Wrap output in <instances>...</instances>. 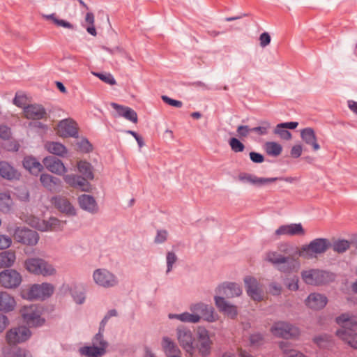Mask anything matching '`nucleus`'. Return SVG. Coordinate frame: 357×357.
Here are the masks:
<instances>
[{
  "label": "nucleus",
  "mask_w": 357,
  "mask_h": 357,
  "mask_svg": "<svg viewBox=\"0 0 357 357\" xmlns=\"http://www.w3.org/2000/svg\"><path fill=\"white\" fill-rule=\"evenodd\" d=\"M116 315V310H111L107 313L100 322L99 332L92 339L91 346H86L79 349L81 355L87 357H100L106 353L108 343L104 340L102 333L108 319Z\"/></svg>",
  "instance_id": "1"
},
{
  "label": "nucleus",
  "mask_w": 357,
  "mask_h": 357,
  "mask_svg": "<svg viewBox=\"0 0 357 357\" xmlns=\"http://www.w3.org/2000/svg\"><path fill=\"white\" fill-rule=\"evenodd\" d=\"M336 322L340 328L335 331L336 336L353 349H357V333L352 328L357 327V321L347 313L336 318Z\"/></svg>",
  "instance_id": "2"
},
{
  "label": "nucleus",
  "mask_w": 357,
  "mask_h": 357,
  "mask_svg": "<svg viewBox=\"0 0 357 357\" xmlns=\"http://www.w3.org/2000/svg\"><path fill=\"white\" fill-rule=\"evenodd\" d=\"M54 291V287L52 284L44 282L24 287L21 291V296L28 300H45L50 297Z\"/></svg>",
  "instance_id": "3"
},
{
  "label": "nucleus",
  "mask_w": 357,
  "mask_h": 357,
  "mask_svg": "<svg viewBox=\"0 0 357 357\" xmlns=\"http://www.w3.org/2000/svg\"><path fill=\"white\" fill-rule=\"evenodd\" d=\"M26 269L35 275L51 276L56 274L54 267L41 259L31 258L25 261Z\"/></svg>",
  "instance_id": "4"
},
{
  "label": "nucleus",
  "mask_w": 357,
  "mask_h": 357,
  "mask_svg": "<svg viewBox=\"0 0 357 357\" xmlns=\"http://www.w3.org/2000/svg\"><path fill=\"white\" fill-rule=\"evenodd\" d=\"M270 331L275 336L284 339H296L300 335L298 327L284 321L275 322Z\"/></svg>",
  "instance_id": "5"
},
{
  "label": "nucleus",
  "mask_w": 357,
  "mask_h": 357,
  "mask_svg": "<svg viewBox=\"0 0 357 357\" xmlns=\"http://www.w3.org/2000/svg\"><path fill=\"white\" fill-rule=\"evenodd\" d=\"M303 281L311 285H319L333 280L332 274L317 269L304 271L301 274Z\"/></svg>",
  "instance_id": "6"
},
{
  "label": "nucleus",
  "mask_w": 357,
  "mask_h": 357,
  "mask_svg": "<svg viewBox=\"0 0 357 357\" xmlns=\"http://www.w3.org/2000/svg\"><path fill=\"white\" fill-rule=\"evenodd\" d=\"M13 238L15 241L24 245H36L39 240V235L33 229L20 227L15 229Z\"/></svg>",
  "instance_id": "7"
},
{
  "label": "nucleus",
  "mask_w": 357,
  "mask_h": 357,
  "mask_svg": "<svg viewBox=\"0 0 357 357\" xmlns=\"http://www.w3.org/2000/svg\"><path fill=\"white\" fill-rule=\"evenodd\" d=\"M176 338L182 349L186 352V357L194 356V337L192 331L185 327H178Z\"/></svg>",
  "instance_id": "8"
},
{
  "label": "nucleus",
  "mask_w": 357,
  "mask_h": 357,
  "mask_svg": "<svg viewBox=\"0 0 357 357\" xmlns=\"http://www.w3.org/2000/svg\"><path fill=\"white\" fill-rule=\"evenodd\" d=\"M31 335L30 330L25 326L13 327L9 329L5 336L8 345H16L28 340Z\"/></svg>",
  "instance_id": "9"
},
{
  "label": "nucleus",
  "mask_w": 357,
  "mask_h": 357,
  "mask_svg": "<svg viewBox=\"0 0 357 357\" xmlns=\"http://www.w3.org/2000/svg\"><path fill=\"white\" fill-rule=\"evenodd\" d=\"M266 259L274 264H279V269L283 272L297 271L299 268V263L294 258H286L275 252L268 253Z\"/></svg>",
  "instance_id": "10"
},
{
  "label": "nucleus",
  "mask_w": 357,
  "mask_h": 357,
  "mask_svg": "<svg viewBox=\"0 0 357 357\" xmlns=\"http://www.w3.org/2000/svg\"><path fill=\"white\" fill-rule=\"evenodd\" d=\"M20 312L24 321L30 326H38L44 323L40 317L41 309L36 305L24 306Z\"/></svg>",
  "instance_id": "11"
},
{
  "label": "nucleus",
  "mask_w": 357,
  "mask_h": 357,
  "mask_svg": "<svg viewBox=\"0 0 357 357\" xmlns=\"http://www.w3.org/2000/svg\"><path fill=\"white\" fill-rule=\"evenodd\" d=\"M244 282L247 294L253 301L260 302L265 298L266 293L263 285L256 278L247 276L244 279Z\"/></svg>",
  "instance_id": "12"
},
{
  "label": "nucleus",
  "mask_w": 357,
  "mask_h": 357,
  "mask_svg": "<svg viewBox=\"0 0 357 357\" xmlns=\"http://www.w3.org/2000/svg\"><path fill=\"white\" fill-rule=\"evenodd\" d=\"M22 281L21 274L15 269H6L0 273V284L6 289H15Z\"/></svg>",
  "instance_id": "13"
},
{
  "label": "nucleus",
  "mask_w": 357,
  "mask_h": 357,
  "mask_svg": "<svg viewBox=\"0 0 357 357\" xmlns=\"http://www.w3.org/2000/svg\"><path fill=\"white\" fill-rule=\"evenodd\" d=\"M93 279L96 284L105 288H110L118 284L117 278L105 268H98L94 271Z\"/></svg>",
  "instance_id": "14"
},
{
  "label": "nucleus",
  "mask_w": 357,
  "mask_h": 357,
  "mask_svg": "<svg viewBox=\"0 0 357 357\" xmlns=\"http://www.w3.org/2000/svg\"><path fill=\"white\" fill-rule=\"evenodd\" d=\"M305 231L301 223H291L280 226L273 233V237L279 239L282 236H304Z\"/></svg>",
  "instance_id": "15"
},
{
  "label": "nucleus",
  "mask_w": 357,
  "mask_h": 357,
  "mask_svg": "<svg viewBox=\"0 0 357 357\" xmlns=\"http://www.w3.org/2000/svg\"><path fill=\"white\" fill-rule=\"evenodd\" d=\"M30 224L32 227L43 231L61 229L64 226V223L56 218H50L47 220L33 218Z\"/></svg>",
  "instance_id": "16"
},
{
  "label": "nucleus",
  "mask_w": 357,
  "mask_h": 357,
  "mask_svg": "<svg viewBox=\"0 0 357 357\" xmlns=\"http://www.w3.org/2000/svg\"><path fill=\"white\" fill-rule=\"evenodd\" d=\"M43 165L49 172L57 175H62L67 172V169L62 161L55 156L50 155L44 158Z\"/></svg>",
  "instance_id": "17"
},
{
  "label": "nucleus",
  "mask_w": 357,
  "mask_h": 357,
  "mask_svg": "<svg viewBox=\"0 0 357 357\" xmlns=\"http://www.w3.org/2000/svg\"><path fill=\"white\" fill-rule=\"evenodd\" d=\"M64 181L70 187L80 190L84 192H89L91 189V185L84 178L77 174H66L63 176Z\"/></svg>",
  "instance_id": "18"
},
{
  "label": "nucleus",
  "mask_w": 357,
  "mask_h": 357,
  "mask_svg": "<svg viewBox=\"0 0 357 357\" xmlns=\"http://www.w3.org/2000/svg\"><path fill=\"white\" fill-rule=\"evenodd\" d=\"M57 132L61 137H77L78 135L77 124L70 119H63L58 124Z\"/></svg>",
  "instance_id": "19"
},
{
  "label": "nucleus",
  "mask_w": 357,
  "mask_h": 357,
  "mask_svg": "<svg viewBox=\"0 0 357 357\" xmlns=\"http://www.w3.org/2000/svg\"><path fill=\"white\" fill-rule=\"evenodd\" d=\"M197 348L202 356H207L210 353L212 344L208 332L204 328H199L197 331Z\"/></svg>",
  "instance_id": "20"
},
{
  "label": "nucleus",
  "mask_w": 357,
  "mask_h": 357,
  "mask_svg": "<svg viewBox=\"0 0 357 357\" xmlns=\"http://www.w3.org/2000/svg\"><path fill=\"white\" fill-rule=\"evenodd\" d=\"M357 245V234L352 235L351 241L345 239L333 240V243L327 238H318L312 241L307 245Z\"/></svg>",
  "instance_id": "21"
},
{
  "label": "nucleus",
  "mask_w": 357,
  "mask_h": 357,
  "mask_svg": "<svg viewBox=\"0 0 357 357\" xmlns=\"http://www.w3.org/2000/svg\"><path fill=\"white\" fill-rule=\"evenodd\" d=\"M24 116L28 119L40 120L47 116L45 108L40 105H28L24 108Z\"/></svg>",
  "instance_id": "22"
},
{
  "label": "nucleus",
  "mask_w": 357,
  "mask_h": 357,
  "mask_svg": "<svg viewBox=\"0 0 357 357\" xmlns=\"http://www.w3.org/2000/svg\"><path fill=\"white\" fill-rule=\"evenodd\" d=\"M80 208L89 213L95 214L98 211V205L95 198L89 195L83 194L78 197Z\"/></svg>",
  "instance_id": "23"
},
{
  "label": "nucleus",
  "mask_w": 357,
  "mask_h": 357,
  "mask_svg": "<svg viewBox=\"0 0 357 357\" xmlns=\"http://www.w3.org/2000/svg\"><path fill=\"white\" fill-rule=\"evenodd\" d=\"M20 173L8 162L0 161V176L8 181L18 180Z\"/></svg>",
  "instance_id": "24"
},
{
  "label": "nucleus",
  "mask_w": 357,
  "mask_h": 357,
  "mask_svg": "<svg viewBox=\"0 0 357 357\" xmlns=\"http://www.w3.org/2000/svg\"><path fill=\"white\" fill-rule=\"evenodd\" d=\"M52 203L58 210L68 215H75L76 213L75 208L66 197H54L52 198Z\"/></svg>",
  "instance_id": "25"
},
{
  "label": "nucleus",
  "mask_w": 357,
  "mask_h": 357,
  "mask_svg": "<svg viewBox=\"0 0 357 357\" xmlns=\"http://www.w3.org/2000/svg\"><path fill=\"white\" fill-rule=\"evenodd\" d=\"M328 302L327 298L317 293L310 294L305 300L307 307L313 310H321L324 308Z\"/></svg>",
  "instance_id": "26"
},
{
  "label": "nucleus",
  "mask_w": 357,
  "mask_h": 357,
  "mask_svg": "<svg viewBox=\"0 0 357 357\" xmlns=\"http://www.w3.org/2000/svg\"><path fill=\"white\" fill-rule=\"evenodd\" d=\"M15 298L7 291H0V311L9 312L16 307Z\"/></svg>",
  "instance_id": "27"
},
{
  "label": "nucleus",
  "mask_w": 357,
  "mask_h": 357,
  "mask_svg": "<svg viewBox=\"0 0 357 357\" xmlns=\"http://www.w3.org/2000/svg\"><path fill=\"white\" fill-rule=\"evenodd\" d=\"M301 137L306 144L312 146L313 151H317L320 149L313 128L309 127L303 128L301 131Z\"/></svg>",
  "instance_id": "28"
},
{
  "label": "nucleus",
  "mask_w": 357,
  "mask_h": 357,
  "mask_svg": "<svg viewBox=\"0 0 357 357\" xmlns=\"http://www.w3.org/2000/svg\"><path fill=\"white\" fill-rule=\"evenodd\" d=\"M23 167L31 174L38 175L43 170V165L33 156H26L22 162Z\"/></svg>",
  "instance_id": "29"
},
{
  "label": "nucleus",
  "mask_w": 357,
  "mask_h": 357,
  "mask_svg": "<svg viewBox=\"0 0 357 357\" xmlns=\"http://www.w3.org/2000/svg\"><path fill=\"white\" fill-rule=\"evenodd\" d=\"M111 105L120 116H122L132 123L137 122V114L130 107L122 106L117 103H112Z\"/></svg>",
  "instance_id": "30"
},
{
  "label": "nucleus",
  "mask_w": 357,
  "mask_h": 357,
  "mask_svg": "<svg viewBox=\"0 0 357 357\" xmlns=\"http://www.w3.org/2000/svg\"><path fill=\"white\" fill-rule=\"evenodd\" d=\"M40 181L43 186L50 191L54 190L56 188L60 187L61 185L60 178L46 173L40 174Z\"/></svg>",
  "instance_id": "31"
},
{
  "label": "nucleus",
  "mask_w": 357,
  "mask_h": 357,
  "mask_svg": "<svg viewBox=\"0 0 357 357\" xmlns=\"http://www.w3.org/2000/svg\"><path fill=\"white\" fill-rule=\"evenodd\" d=\"M161 347L166 356L181 353L176 344L171 338L167 336L162 338Z\"/></svg>",
  "instance_id": "32"
},
{
  "label": "nucleus",
  "mask_w": 357,
  "mask_h": 357,
  "mask_svg": "<svg viewBox=\"0 0 357 357\" xmlns=\"http://www.w3.org/2000/svg\"><path fill=\"white\" fill-rule=\"evenodd\" d=\"M77 167L81 176L84 178L85 181H89V180L93 179V168L91 163L86 160H79L77 162Z\"/></svg>",
  "instance_id": "33"
},
{
  "label": "nucleus",
  "mask_w": 357,
  "mask_h": 357,
  "mask_svg": "<svg viewBox=\"0 0 357 357\" xmlns=\"http://www.w3.org/2000/svg\"><path fill=\"white\" fill-rule=\"evenodd\" d=\"M278 347L282 353V357H307L302 352L292 349L290 343L287 342H279Z\"/></svg>",
  "instance_id": "34"
},
{
  "label": "nucleus",
  "mask_w": 357,
  "mask_h": 357,
  "mask_svg": "<svg viewBox=\"0 0 357 357\" xmlns=\"http://www.w3.org/2000/svg\"><path fill=\"white\" fill-rule=\"evenodd\" d=\"M16 256L13 250H3L0 252V268L10 267L15 261Z\"/></svg>",
  "instance_id": "35"
},
{
  "label": "nucleus",
  "mask_w": 357,
  "mask_h": 357,
  "mask_svg": "<svg viewBox=\"0 0 357 357\" xmlns=\"http://www.w3.org/2000/svg\"><path fill=\"white\" fill-rule=\"evenodd\" d=\"M240 179L241 181H245L247 182H249L254 185H261L268 183H271L273 181H275L277 178H258L257 176L250 174L244 173L240 175Z\"/></svg>",
  "instance_id": "36"
},
{
  "label": "nucleus",
  "mask_w": 357,
  "mask_h": 357,
  "mask_svg": "<svg viewBox=\"0 0 357 357\" xmlns=\"http://www.w3.org/2000/svg\"><path fill=\"white\" fill-rule=\"evenodd\" d=\"M45 148L48 152L61 157L67 153L66 146L59 142H47L45 144Z\"/></svg>",
  "instance_id": "37"
},
{
  "label": "nucleus",
  "mask_w": 357,
  "mask_h": 357,
  "mask_svg": "<svg viewBox=\"0 0 357 357\" xmlns=\"http://www.w3.org/2000/svg\"><path fill=\"white\" fill-rule=\"evenodd\" d=\"M328 247H303L299 251V256L307 259L316 257L317 254H321L326 250Z\"/></svg>",
  "instance_id": "38"
},
{
  "label": "nucleus",
  "mask_w": 357,
  "mask_h": 357,
  "mask_svg": "<svg viewBox=\"0 0 357 357\" xmlns=\"http://www.w3.org/2000/svg\"><path fill=\"white\" fill-rule=\"evenodd\" d=\"M13 205L10 195L6 192H0V211L3 213H8Z\"/></svg>",
  "instance_id": "39"
},
{
  "label": "nucleus",
  "mask_w": 357,
  "mask_h": 357,
  "mask_svg": "<svg viewBox=\"0 0 357 357\" xmlns=\"http://www.w3.org/2000/svg\"><path fill=\"white\" fill-rule=\"evenodd\" d=\"M242 290L240 286L236 283L229 282L225 287V294L227 297H234L241 295Z\"/></svg>",
  "instance_id": "40"
},
{
  "label": "nucleus",
  "mask_w": 357,
  "mask_h": 357,
  "mask_svg": "<svg viewBox=\"0 0 357 357\" xmlns=\"http://www.w3.org/2000/svg\"><path fill=\"white\" fill-rule=\"evenodd\" d=\"M314 342L322 349L328 348L331 344V337L327 335H322L314 338Z\"/></svg>",
  "instance_id": "41"
},
{
  "label": "nucleus",
  "mask_w": 357,
  "mask_h": 357,
  "mask_svg": "<svg viewBox=\"0 0 357 357\" xmlns=\"http://www.w3.org/2000/svg\"><path fill=\"white\" fill-rule=\"evenodd\" d=\"M180 321L182 322H188L196 324L198 323L201 317L197 314L190 313V312H183L181 313L179 316Z\"/></svg>",
  "instance_id": "42"
},
{
  "label": "nucleus",
  "mask_w": 357,
  "mask_h": 357,
  "mask_svg": "<svg viewBox=\"0 0 357 357\" xmlns=\"http://www.w3.org/2000/svg\"><path fill=\"white\" fill-rule=\"evenodd\" d=\"M229 144L231 150L235 153L243 152L245 149V145L235 137H232L229 140Z\"/></svg>",
  "instance_id": "43"
},
{
  "label": "nucleus",
  "mask_w": 357,
  "mask_h": 357,
  "mask_svg": "<svg viewBox=\"0 0 357 357\" xmlns=\"http://www.w3.org/2000/svg\"><path fill=\"white\" fill-rule=\"evenodd\" d=\"M271 128V124L268 121H263L261 126L251 128L252 132H255L258 135H267Z\"/></svg>",
  "instance_id": "44"
},
{
  "label": "nucleus",
  "mask_w": 357,
  "mask_h": 357,
  "mask_svg": "<svg viewBox=\"0 0 357 357\" xmlns=\"http://www.w3.org/2000/svg\"><path fill=\"white\" fill-rule=\"evenodd\" d=\"M201 317H203L207 321L213 322L217 319V314L215 313L213 308L207 305V309L203 312Z\"/></svg>",
  "instance_id": "45"
},
{
  "label": "nucleus",
  "mask_w": 357,
  "mask_h": 357,
  "mask_svg": "<svg viewBox=\"0 0 357 357\" xmlns=\"http://www.w3.org/2000/svg\"><path fill=\"white\" fill-rule=\"evenodd\" d=\"M45 17L47 19L52 20L54 22V23L56 24L57 26L70 29H73V25L72 24L63 20H59L56 18L54 14L46 15Z\"/></svg>",
  "instance_id": "46"
},
{
  "label": "nucleus",
  "mask_w": 357,
  "mask_h": 357,
  "mask_svg": "<svg viewBox=\"0 0 357 357\" xmlns=\"http://www.w3.org/2000/svg\"><path fill=\"white\" fill-rule=\"evenodd\" d=\"M282 150L281 145L276 142H269L267 144V152L270 155L275 156L279 155Z\"/></svg>",
  "instance_id": "47"
},
{
  "label": "nucleus",
  "mask_w": 357,
  "mask_h": 357,
  "mask_svg": "<svg viewBox=\"0 0 357 357\" xmlns=\"http://www.w3.org/2000/svg\"><path fill=\"white\" fill-rule=\"evenodd\" d=\"M10 357H33L30 351L25 348L17 347L12 350Z\"/></svg>",
  "instance_id": "48"
},
{
  "label": "nucleus",
  "mask_w": 357,
  "mask_h": 357,
  "mask_svg": "<svg viewBox=\"0 0 357 357\" xmlns=\"http://www.w3.org/2000/svg\"><path fill=\"white\" fill-rule=\"evenodd\" d=\"M223 287L219 285L215 289V302L216 306L219 308L220 311H223V297L221 296Z\"/></svg>",
  "instance_id": "49"
},
{
  "label": "nucleus",
  "mask_w": 357,
  "mask_h": 357,
  "mask_svg": "<svg viewBox=\"0 0 357 357\" xmlns=\"http://www.w3.org/2000/svg\"><path fill=\"white\" fill-rule=\"evenodd\" d=\"M207 305L203 303H197L195 304H192L190 307V311L193 314H197L201 317L203 312L206 310Z\"/></svg>",
  "instance_id": "50"
},
{
  "label": "nucleus",
  "mask_w": 357,
  "mask_h": 357,
  "mask_svg": "<svg viewBox=\"0 0 357 357\" xmlns=\"http://www.w3.org/2000/svg\"><path fill=\"white\" fill-rule=\"evenodd\" d=\"M96 76H97L100 79L103 81L104 82L113 85L115 84L116 81L114 77L110 73H94Z\"/></svg>",
  "instance_id": "51"
},
{
  "label": "nucleus",
  "mask_w": 357,
  "mask_h": 357,
  "mask_svg": "<svg viewBox=\"0 0 357 357\" xmlns=\"http://www.w3.org/2000/svg\"><path fill=\"white\" fill-rule=\"evenodd\" d=\"M13 104L19 107L24 108L26 98V96L20 93H16L15 96L13 99Z\"/></svg>",
  "instance_id": "52"
},
{
  "label": "nucleus",
  "mask_w": 357,
  "mask_h": 357,
  "mask_svg": "<svg viewBox=\"0 0 357 357\" xmlns=\"http://www.w3.org/2000/svg\"><path fill=\"white\" fill-rule=\"evenodd\" d=\"M77 146H78L79 150L84 153H89L92 150L91 144L86 139H81L77 143Z\"/></svg>",
  "instance_id": "53"
},
{
  "label": "nucleus",
  "mask_w": 357,
  "mask_h": 357,
  "mask_svg": "<svg viewBox=\"0 0 357 357\" xmlns=\"http://www.w3.org/2000/svg\"><path fill=\"white\" fill-rule=\"evenodd\" d=\"M236 307L225 302V316L227 315L230 318H234L236 316Z\"/></svg>",
  "instance_id": "54"
},
{
  "label": "nucleus",
  "mask_w": 357,
  "mask_h": 357,
  "mask_svg": "<svg viewBox=\"0 0 357 357\" xmlns=\"http://www.w3.org/2000/svg\"><path fill=\"white\" fill-rule=\"evenodd\" d=\"M177 257L174 252H168L167 255V273H169L172 271L173 264L176 261Z\"/></svg>",
  "instance_id": "55"
},
{
  "label": "nucleus",
  "mask_w": 357,
  "mask_h": 357,
  "mask_svg": "<svg viewBox=\"0 0 357 357\" xmlns=\"http://www.w3.org/2000/svg\"><path fill=\"white\" fill-rule=\"evenodd\" d=\"M162 100L167 104L173 106L174 107L180 108L183 105V102L180 100H176L170 98L169 97L167 96H162Z\"/></svg>",
  "instance_id": "56"
},
{
  "label": "nucleus",
  "mask_w": 357,
  "mask_h": 357,
  "mask_svg": "<svg viewBox=\"0 0 357 357\" xmlns=\"http://www.w3.org/2000/svg\"><path fill=\"white\" fill-rule=\"evenodd\" d=\"M11 136V130L5 125L0 126V137L3 139H8Z\"/></svg>",
  "instance_id": "57"
},
{
  "label": "nucleus",
  "mask_w": 357,
  "mask_h": 357,
  "mask_svg": "<svg viewBox=\"0 0 357 357\" xmlns=\"http://www.w3.org/2000/svg\"><path fill=\"white\" fill-rule=\"evenodd\" d=\"M275 134H278L281 137L284 139H289L291 137V133L286 130V128H279L277 125L274 130Z\"/></svg>",
  "instance_id": "58"
},
{
  "label": "nucleus",
  "mask_w": 357,
  "mask_h": 357,
  "mask_svg": "<svg viewBox=\"0 0 357 357\" xmlns=\"http://www.w3.org/2000/svg\"><path fill=\"white\" fill-rule=\"evenodd\" d=\"M74 301L77 304H82L85 301V296L82 292H71Z\"/></svg>",
  "instance_id": "59"
},
{
  "label": "nucleus",
  "mask_w": 357,
  "mask_h": 357,
  "mask_svg": "<svg viewBox=\"0 0 357 357\" xmlns=\"http://www.w3.org/2000/svg\"><path fill=\"white\" fill-rule=\"evenodd\" d=\"M259 40H260V45L261 47H264L270 44L271 36L268 33L264 32L260 35Z\"/></svg>",
  "instance_id": "60"
},
{
  "label": "nucleus",
  "mask_w": 357,
  "mask_h": 357,
  "mask_svg": "<svg viewBox=\"0 0 357 357\" xmlns=\"http://www.w3.org/2000/svg\"><path fill=\"white\" fill-rule=\"evenodd\" d=\"M237 132L240 137H245L250 132H252V130L248 126H240L237 128Z\"/></svg>",
  "instance_id": "61"
},
{
  "label": "nucleus",
  "mask_w": 357,
  "mask_h": 357,
  "mask_svg": "<svg viewBox=\"0 0 357 357\" xmlns=\"http://www.w3.org/2000/svg\"><path fill=\"white\" fill-rule=\"evenodd\" d=\"M167 237V233L165 230L158 231L157 235L155 238L156 243H163Z\"/></svg>",
  "instance_id": "62"
},
{
  "label": "nucleus",
  "mask_w": 357,
  "mask_h": 357,
  "mask_svg": "<svg viewBox=\"0 0 357 357\" xmlns=\"http://www.w3.org/2000/svg\"><path fill=\"white\" fill-rule=\"evenodd\" d=\"M250 158L255 163H261L264 160V157L262 154L253 151L250 153Z\"/></svg>",
  "instance_id": "63"
},
{
  "label": "nucleus",
  "mask_w": 357,
  "mask_h": 357,
  "mask_svg": "<svg viewBox=\"0 0 357 357\" xmlns=\"http://www.w3.org/2000/svg\"><path fill=\"white\" fill-rule=\"evenodd\" d=\"M250 343L253 346H257L263 342V336L261 334H253L250 338Z\"/></svg>",
  "instance_id": "64"
}]
</instances>
